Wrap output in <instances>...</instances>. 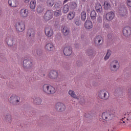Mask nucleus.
Wrapping results in <instances>:
<instances>
[{
	"mask_svg": "<svg viewBox=\"0 0 131 131\" xmlns=\"http://www.w3.org/2000/svg\"><path fill=\"white\" fill-rule=\"evenodd\" d=\"M69 95H70L74 99H78L77 96L75 94V92L72 90H69Z\"/></svg>",
	"mask_w": 131,
	"mask_h": 131,
	"instance_id": "obj_30",
	"label": "nucleus"
},
{
	"mask_svg": "<svg viewBox=\"0 0 131 131\" xmlns=\"http://www.w3.org/2000/svg\"><path fill=\"white\" fill-rule=\"evenodd\" d=\"M126 118H127V116H125L124 118H123V119H125V120H126V121L127 120H128L129 119H126Z\"/></svg>",
	"mask_w": 131,
	"mask_h": 131,
	"instance_id": "obj_52",
	"label": "nucleus"
},
{
	"mask_svg": "<svg viewBox=\"0 0 131 131\" xmlns=\"http://www.w3.org/2000/svg\"><path fill=\"white\" fill-rule=\"evenodd\" d=\"M87 54L88 56H95V52L92 50H89L87 51Z\"/></svg>",
	"mask_w": 131,
	"mask_h": 131,
	"instance_id": "obj_44",
	"label": "nucleus"
},
{
	"mask_svg": "<svg viewBox=\"0 0 131 131\" xmlns=\"http://www.w3.org/2000/svg\"><path fill=\"white\" fill-rule=\"evenodd\" d=\"M54 15L55 17H61L62 16V11L61 9L54 11Z\"/></svg>",
	"mask_w": 131,
	"mask_h": 131,
	"instance_id": "obj_29",
	"label": "nucleus"
},
{
	"mask_svg": "<svg viewBox=\"0 0 131 131\" xmlns=\"http://www.w3.org/2000/svg\"><path fill=\"white\" fill-rule=\"evenodd\" d=\"M69 5L68 4H66L63 7V13L64 14H66V13H68V11H69Z\"/></svg>",
	"mask_w": 131,
	"mask_h": 131,
	"instance_id": "obj_36",
	"label": "nucleus"
},
{
	"mask_svg": "<svg viewBox=\"0 0 131 131\" xmlns=\"http://www.w3.org/2000/svg\"><path fill=\"white\" fill-rule=\"evenodd\" d=\"M59 76V74L58 72L55 70H51L49 72L48 74V77L51 79H57Z\"/></svg>",
	"mask_w": 131,
	"mask_h": 131,
	"instance_id": "obj_8",
	"label": "nucleus"
},
{
	"mask_svg": "<svg viewBox=\"0 0 131 131\" xmlns=\"http://www.w3.org/2000/svg\"><path fill=\"white\" fill-rule=\"evenodd\" d=\"M85 117H86V118H89V116H88V114L85 115Z\"/></svg>",
	"mask_w": 131,
	"mask_h": 131,
	"instance_id": "obj_54",
	"label": "nucleus"
},
{
	"mask_svg": "<svg viewBox=\"0 0 131 131\" xmlns=\"http://www.w3.org/2000/svg\"><path fill=\"white\" fill-rule=\"evenodd\" d=\"M86 12H87V13H90V12H91V9H90L89 8H87Z\"/></svg>",
	"mask_w": 131,
	"mask_h": 131,
	"instance_id": "obj_50",
	"label": "nucleus"
},
{
	"mask_svg": "<svg viewBox=\"0 0 131 131\" xmlns=\"http://www.w3.org/2000/svg\"><path fill=\"white\" fill-rule=\"evenodd\" d=\"M113 114L111 112V110H107L102 113L101 117L103 120H109L112 119V116Z\"/></svg>",
	"mask_w": 131,
	"mask_h": 131,
	"instance_id": "obj_5",
	"label": "nucleus"
},
{
	"mask_svg": "<svg viewBox=\"0 0 131 131\" xmlns=\"http://www.w3.org/2000/svg\"><path fill=\"white\" fill-rule=\"evenodd\" d=\"M83 1V2H85V1H86V0H82Z\"/></svg>",
	"mask_w": 131,
	"mask_h": 131,
	"instance_id": "obj_59",
	"label": "nucleus"
},
{
	"mask_svg": "<svg viewBox=\"0 0 131 131\" xmlns=\"http://www.w3.org/2000/svg\"><path fill=\"white\" fill-rule=\"evenodd\" d=\"M15 28L18 32H23L25 30V24L22 21H18L16 23Z\"/></svg>",
	"mask_w": 131,
	"mask_h": 131,
	"instance_id": "obj_3",
	"label": "nucleus"
},
{
	"mask_svg": "<svg viewBox=\"0 0 131 131\" xmlns=\"http://www.w3.org/2000/svg\"><path fill=\"white\" fill-rule=\"evenodd\" d=\"M41 76H45V74H43V75H41Z\"/></svg>",
	"mask_w": 131,
	"mask_h": 131,
	"instance_id": "obj_58",
	"label": "nucleus"
},
{
	"mask_svg": "<svg viewBox=\"0 0 131 131\" xmlns=\"http://www.w3.org/2000/svg\"><path fill=\"white\" fill-rule=\"evenodd\" d=\"M112 53V52L110 50H107L106 55H105L104 57V60H108L109 58L110 57V56H111V54Z\"/></svg>",
	"mask_w": 131,
	"mask_h": 131,
	"instance_id": "obj_37",
	"label": "nucleus"
},
{
	"mask_svg": "<svg viewBox=\"0 0 131 131\" xmlns=\"http://www.w3.org/2000/svg\"><path fill=\"white\" fill-rule=\"evenodd\" d=\"M46 4L47 7H53L54 6V0H47Z\"/></svg>",
	"mask_w": 131,
	"mask_h": 131,
	"instance_id": "obj_35",
	"label": "nucleus"
},
{
	"mask_svg": "<svg viewBox=\"0 0 131 131\" xmlns=\"http://www.w3.org/2000/svg\"><path fill=\"white\" fill-rule=\"evenodd\" d=\"M80 17L82 21H85V19H86V13L85 11H82L81 13Z\"/></svg>",
	"mask_w": 131,
	"mask_h": 131,
	"instance_id": "obj_32",
	"label": "nucleus"
},
{
	"mask_svg": "<svg viewBox=\"0 0 131 131\" xmlns=\"http://www.w3.org/2000/svg\"><path fill=\"white\" fill-rule=\"evenodd\" d=\"M104 8L105 10H109L111 8V6L107 2H104Z\"/></svg>",
	"mask_w": 131,
	"mask_h": 131,
	"instance_id": "obj_40",
	"label": "nucleus"
},
{
	"mask_svg": "<svg viewBox=\"0 0 131 131\" xmlns=\"http://www.w3.org/2000/svg\"><path fill=\"white\" fill-rule=\"evenodd\" d=\"M95 9L98 13H102L103 12V8H102V5L100 3L95 4Z\"/></svg>",
	"mask_w": 131,
	"mask_h": 131,
	"instance_id": "obj_22",
	"label": "nucleus"
},
{
	"mask_svg": "<svg viewBox=\"0 0 131 131\" xmlns=\"http://www.w3.org/2000/svg\"><path fill=\"white\" fill-rule=\"evenodd\" d=\"M103 40V38L101 36H97L95 37L94 42L96 45H99Z\"/></svg>",
	"mask_w": 131,
	"mask_h": 131,
	"instance_id": "obj_26",
	"label": "nucleus"
},
{
	"mask_svg": "<svg viewBox=\"0 0 131 131\" xmlns=\"http://www.w3.org/2000/svg\"><path fill=\"white\" fill-rule=\"evenodd\" d=\"M114 17H115V14L112 11L107 13L105 16V18L107 21L113 20Z\"/></svg>",
	"mask_w": 131,
	"mask_h": 131,
	"instance_id": "obj_13",
	"label": "nucleus"
},
{
	"mask_svg": "<svg viewBox=\"0 0 131 131\" xmlns=\"http://www.w3.org/2000/svg\"><path fill=\"white\" fill-rule=\"evenodd\" d=\"M8 4L10 7L15 8V7H17V0H9Z\"/></svg>",
	"mask_w": 131,
	"mask_h": 131,
	"instance_id": "obj_23",
	"label": "nucleus"
},
{
	"mask_svg": "<svg viewBox=\"0 0 131 131\" xmlns=\"http://www.w3.org/2000/svg\"><path fill=\"white\" fill-rule=\"evenodd\" d=\"M61 32L62 34L64 35V36H67L69 35V33H70V29H69L68 27L64 26L62 27Z\"/></svg>",
	"mask_w": 131,
	"mask_h": 131,
	"instance_id": "obj_17",
	"label": "nucleus"
},
{
	"mask_svg": "<svg viewBox=\"0 0 131 131\" xmlns=\"http://www.w3.org/2000/svg\"><path fill=\"white\" fill-rule=\"evenodd\" d=\"M45 50L46 51H48V52H51L54 50V48L55 47L54 46V44L52 43H48L46 46H45Z\"/></svg>",
	"mask_w": 131,
	"mask_h": 131,
	"instance_id": "obj_20",
	"label": "nucleus"
},
{
	"mask_svg": "<svg viewBox=\"0 0 131 131\" xmlns=\"http://www.w3.org/2000/svg\"><path fill=\"white\" fill-rule=\"evenodd\" d=\"M5 120H7L9 122H11L12 121V116L10 114L6 115L5 117Z\"/></svg>",
	"mask_w": 131,
	"mask_h": 131,
	"instance_id": "obj_41",
	"label": "nucleus"
},
{
	"mask_svg": "<svg viewBox=\"0 0 131 131\" xmlns=\"http://www.w3.org/2000/svg\"><path fill=\"white\" fill-rule=\"evenodd\" d=\"M45 0H39V2H43Z\"/></svg>",
	"mask_w": 131,
	"mask_h": 131,
	"instance_id": "obj_56",
	"label": "nucleus"
},
{
	"mask_svg": "<svg viewBox=\"0 0 131 131\" xmlns=\"http://www.w3.org/2000/svg\"><path fill=\"white\" fill-rule=\"evenodd\" d=\"M37 12L40 13H42L43 11L45 10V9L40 5H38L37 7Z\"/></svg>",
	"mask_w": 131,
	"mask_h": 131,
	"instance_id": "obj_34",
	"label": "nucleus"
},
{
	"mask_svg": "<svg viewBox=\"0 0 131 131\" xmlns=\"http://www.w3.org/2000/svg\"><path fill=\"white\" fill-rule=\"evenodd\" d=\"M107 37H108V38H111V37H112V36L111 35V34H108V35H107Z\"/></svg>",
	"mask_w": 131,
	"mask_h": 131,
	"instance_id": "obj_51",
	"label": "nucleus"
},
{
	"mask_svg": "<svg viewBox=\"0 0 131 131\" xmlns=\"http://www.w3.org/2000/svg\"><path fill=\"white\" fill-rule=\"evenodd\" d=\"M55 108L57 111H59L60 112H62L63 111H65V109H66V106L65 105L62 103L58 102L56 104L55 106Z\"/></svg>",
	"mask_w": 131,
	"mask_h": 131,
	"instance_id": "obj_9",
	"label": "nucleus"
},
{
	"mask_svg": "<svg viewBox=\"0 0 131 131\" xmlns=\"http://www.w3.org/2000/svg\"><path fill=\"white\" fill-rule=\"evenodd\" d=\"M9 102L10 103H19V102H20V98L16 96H11L10 98Z\"/></svg>",
	"mask_w": 131,
	"mask_h": 131,
	"instance_id": "obj_18",
	"label": "nucleus"
},
{
	"mask_svg": "<svg viewBox=\"0 0 131 131\" xmlns=\"http://www.w3.org/2000/svg\"><path fill=\"white\" fill-rule=\"evenodd\" d=\"M97 22L98 24H102L103 22V18L101 16H98L97 19Z\"/></svg>",
	"mask_w": 131,
	"mask_h": 131,
	"instance_id": "obj_43",
	"label": "nucleus"
},
{
	"mask_svg": "<svg viewBox=\"0 0 131 131\" xmlns=\"http://www.w3.org/2000/svg\"><path fill=\"white\" fill-rule=\"evenodd\" d=\"M124 116H127V118H126V119H129V120H131V112L128 113L127 114H126Z\"/></svg>",
	"mask_w": 131,
	"mask_h": 131,
	"instance_id": "obj_45",
	"label": "nucleus"
},
{
	"mask_svg": "<svg viewBox=\"0 0 131 131\" xmlns=\"http://www.w3.org/2000/svg\"><path fill=\"white\" fill-rule=\"evenodd\" d=\"M86 29H92L93 28V23L90 20H86L84 24Z\"/></svg>",
	"mask_w": 131,
	"mask_h": 131,
	"instance_id": "obj_19",
	"label": "nucleus"
},
{
	"mask_svg": "<svg viewBox=\"0 0 131 131\" xmlns=\"http://www.w3.org/2000/svg\"><path fill=\"white\" fill-rule=\"evenodd\" d=\"M123 34L124 36H129L131 34V28L130 27H125L123 29Z\"/></svg>",
	"mask_w": 131,
	"mask_h": 131,
	"instance_id": "obj_12",
	"label": "nucleus"
},
{
	"mask_svg": "<svg viewBox=\"0 0 131 131\" xmlns=\"http://www.w3.org/2000/svg\"><path fill=\"white\" fill-rule=\"evenodd\" d=\"M36 53H37V55H38V56H40V55L42 54V51L41 50H37L36 51Z\"/></svg>",
	"mask_w": 131,
	"mask_h": 131,
	"instance_id": "obj_46",
	"label": "nucleus"
},
{
	"mask_svg": "<svg viewBox=\"0 0 131 131\" xmlns=\"http://www.w3.org/2000/svg\"><path fill=\"white\" fill-rule=\"evenodd\" d=\"M62 2L58 1L54 4V8L56 10H61L62 9Z\"/></svg>",
	"mask_w": 131,
	"mask_h": 131,
	"instance_id": "obj_24",
	"label": "nucleus"
},
{
	"mask_svg": "<svg viewBox=\"0 0 131 131\" xmlns=\"http://www.w3.org/2000/svg\"><path fill=\"white\" fill-rule=\"evenodd\" d=\"M45 34L48 37H51V36L54 35V31L52 27L48 26L45 28Z\"/></svg>",
	"mask_w": 131,
	"mask_h": 131,
	"instance_id": "obj_10",
	"label": "nucleus"
},
{
	"mask_svg": "<svg viewBox=\"0 0 131 131\" xmlns=\"http://www.w3.org/2000/svg\"><path fill=\"white\" fill-rule=\"evenodd\" d=\"M98 96L100 99L102 100H108L109 99V93L105 90H101L98 92Z\"/></svg>",
	"mask_w": 131,
	"mask_h": 131,
	"instance_id": "obj_2",
	"label": "nucleus"
},
{
	"mask_svg": "<svg viewBox=\"0 0 131 131\" xmlns=\"http://www.w3.org/2000/svg\"><path fill=\"white\" fill-rule=\"evenodd\" d=\"M23 65L24 67H27L29 68L33 65L31 61L29 60V59H25L24 60Z\"/></svg>",
	"mask_w": 131,
	"mask_h": 131,
	"instance_id": "obj_21",
	"label": "nucleus"
},
{
	"mask_svg": "<svg viewBox=\"0 0 131 131\" xmlns=\"http://www.w3.org/2000/svg\"><path fill=\"white\" fill-rule=\"evenodd\" d=\"M125 121H126V120H125V119H123V118H122V119L121 120V121H120L121 123H125Z\"/></svg>",
	"mask_w": 131,
	"mask_h": 131,
	"instance_id": "obj_48",
	"label": "nucleus"
},
{
	"mask_svg": "<svg viewBox=\"0 0 131 131\" xmlns=\"http://www.w3.org/2000/svg\"><path fill=\"white\" fill-rule=\"evenodd\" d=\"M6 41L8 46H13V45L16 43V39H15L13 36L7 34L6 36Z\"/></svg>",
	"mask_w": 131,
	"mask_h": 131,
	"instance_id": "obj_6",
	"label": "nucleus"
},
{
	"mask_svg": "<svg viewBox=\"0 0 131 131\" xmlns=\"http://www.w3.org/2000/svg\"><path fill=\"white\" fill-rule=\"evenodd\" d=\"M35 35V32L33 29H29L28 31L27 36L29 37H33Z\"/></svg>",
	"mask_w": 131,
	"mask_h": 131,
	"instance_id": "obj_27",
	"label": "nucleus"
},
{
	"mask_svg": "<svg viewBox=\"0 0 131 131\" xmlns=\"http://www.w3.org/2000/svg\"><path fill=\"white\" fill-rule=\"evenodd\" d=\"M35 7H36V1L32 0L30 3V8L32 10H34L35 9Z\"/></svg>",
	"mask_w": 131,
	"mask_h": 131,
	"instance_id": "obj_28",
	"label": "nucleus"
},
{
	"mask_svg": "<svg viewBox=\"0 0 131 131\" xmlns=\"http://www.w3.org/2000/svg\"><path fill=\"white\" fill-rule=\"evenodd\" d=\"M74 16H75V13L74 12H70L68 15V19L72 20L74 18Z\"/></svg>",
	"mask_w": 131,
	"mask_h": 131,
	"instance_id": "obj_31",
	"label": "nucleus"
},
{
	"mask_svg": "<svg viewBox=\"0 0 131 131\" xmlns=\"http://www.w3.org/2000/svg\"><path fill=\"white\" fill-rule=\"evenodd\" d=\"M29 12L28 9L26 8H23L19 11V16L21 18H26L28 17V14Z\"/></svg>",
	"mask_w": 131,
	"mask_h": 131,
	"instance_id": "obj_11",
	"label": "nucleus"
},
{
	"mask_svg": "<svg viewBox=\"0 0 131 131\" xmlns=\"http://www.w3.org/2000/svg\"><path fill=\"white\" fill-rule=\"evenodd\" d=\"M63 53L65 56H70L72 54V49L70 47L64 48Z\"/></svg>",
	"mask_w": 131,
	"mask_h": 131,
	"instance_id": "obj_16",
	"label": "nucleus"
},
{
	"mask_svg": "<svg viewBox=\"0 0 131 131\" xmlns=\"http://www.w3.org/2000/svg\"><path fill=\"white\" fill-rule=\"evenodd\" d=\"M29 2H30V0H24V2L26 4L29 3Z\"/></svg>",
	"mask_w": 131,
	"mask_h": 131,
	"instance_id": "obj_49",
	"label": "nucleus"
},
{
	"mask_svg": "<svg viewBox=\"0 0 131 131\" xmlns=\"http://www.w3.org/2000/svg\"><path fill=\"white\" fill-rule=\"evenodd\" d=\"M2 15V10L0 9V16Z\"/></svg>",
	"mask_w": 131,
	"mask_h": 131,
	"instance_id": "obj_55",
	"label": "nucleus"
},
{
	"mask_svg": "<svg viewBox=\"0 0 131 131\" xmlns=\"http://www.w3.org/2000/svg\"><path fill=\"white\" fill-rule=\"evenodd\" d=\"M77 45H75V48H77Z\"/></svg>",
	"mask_w": 131,
	"mask_h": 131,
	"instance_id": "obj_57",
	"label": "nucleus"
},
{
	"mask_svg": "<svg viewBox=\"0 0 131 131\" xmlns=\"http://www.w3.org/2000/svg\"><path fill=\"white\" fill-rule=\"evenodd\" d=\"M126 3H127V6L131 8V0H127Z\"/></svg>",
	"mask_w": 131,
	"mask_h": 131,
	"instance_id": "obj_47",
	"label": "nucleus"
},
{
	"mask_svg": "<svg viewBox=\"0 0 131 131\" xmlns=\"http://www.w3.org/2000/svg\"><path fill=\"white\" fill-rule=\"evenodd\" d=\"M42 90L44 93L48 95H54L56 93L55 88L50 84H45L42 86Z\"/></svg>",
	"mask_w": 131,
	"mask_h": 131,
	"instance_id": "obj_1",
	"label": "nucleus"
},
{
	"mask_svg": "<svg viewBox=\"0 0 131 131\" xmlns=\"http://www.w3.org/2000/svg\"><path fill=\"white\" fill-rule=\"evenodd\" d=\"M69 5V7L71 10H74L76 9L77 7V4L75 2H70V3L68 4Z\"/></svg>",
	"mask_w": 131,
	"mask_h": 131,
	"instance_id": "obj_25",
	"label": "nucleus"
},
{
	"mask_svg": "<svg viewBox=\"0 0 131 131\" xmlns=\"http://www.w3.org/2000/svg\"><path fill=\"white\" fill-rule=\"evenodd\" d=\"M33 102L34 104H36V105H40V104H41V99L40 98H35L34 99Z\"/></svg>",
	"mask_w": 131,
	"mask_h": 131,
	"instance_id": "obj_33",
	"label": "nucleus"
},
{
	"mask_svg": "<svg viewBox=\"0 0 131 131\" xmlns=\"http://www.w3.org/2000/svg\"><path fill=\"white\" fill-rule=\"evenodd\" d=\"M90 17L93 23L97 22V13L94 10H92L90 13Z\"/></svg>",
	"mask_w": 131,
	"mask_h": 131,
	"instance_id": "obj_15",
	"label": "nucleus"
},
{
	"mask_svg": "<svg viewBox=\"0 0 131 131\" xmlns=\"http://www.w3.org/2000/svg\"><path fill=\"white\" fill-rule=\"evenodd\" d=\"M68 1H69V0H64L63 2L64 4H65L66 3H67L68 2Z\"/></svg>",
	"mask_w": 131,
	"mask_h": 131,
	"instance_id": "obj_53",
	"label": "nucleus"
},
{
	"mask_svg": "<svg viewBox=\"0 0 131 131\" xmlns=\"http://www.w3.org/2000/svg\"><path fill=\"white\" fill-rule=\"evenodd\" d=\"M75 23L76 25H77V26H79V25L81 24V21H80V19L79 17H76L75 19Z\"/></svg>",
	"mask_w": 131,
	"mask_h": 131,
	"instance_id": "obj_42",
	"label": "nucleus"
},
{
	"mask_svg": "<svg viewBox=\"0 0 131 131\" xmlns=\"http://www.w3.org/2000/svg\"><path fill=\"white\" fill-rule=\"evenodd\" d=\"M43 19L45 21H50L53 19V11L48 10L44 14Z\"/></svg>",
	"mask_w": 131,
	"mask_h": 131,
	"instance_id": "obj_7",
	"label": "nucleus"
},
{
	"mask_svg": "<svg viewBox=\"0 0 131 131\" xmlns=\"http://www.w3.org/2000/svg\"><path fill=\"white\" fill-rule=\"evenodd\" d=\"M119 13L120 16H125L127 14V10L123 6L120 7L119 8Z\"/></svg>",
	"mask_w": 131,
	"mask_h": 131,
	"instance_id": "obj_14",
	"label": "nucleus"
},
{
	"mask_svg": "<svg viewBox=\"0 0 131 131\" xmlns=\"http://www.w3.org/2000/svg\"><path fill=\"white\" fill-rule=\"evenodd\" d=\"M119 66L118 61L115 60L111 62L110 68L112 71L115 72L119 69Z\"/></svg>",
	"mask_w": 131,
	"mask_h": 131,
	"instance_id": "obj_4",
	"label": "nucleus"
},
{
	"mask_svg": "<svg viewBox=\"0 0 131 131\" xmlns=\"http://www.w3.org/2000/svg\"><path fill=\"white\" fill-rule=\"evenodd\" d=\"M112 53V52L110 50H107L106 55H105L104 57V60H108L109 58L110 57V56H111V54Z\"/></svg>",
	"mask_w": 131,
	"mask_h": 131,
	"instance_id": "obj_39",
	"label": "nucleus"
},
{
	"mask_svg": "<svg viewBox=\"0 0 131 131\" xmlns=\"http://www.w3.org/2000/svg\"><path fill=\"white\" fill-rule=\"evenodd\" d=\"M112 53V52L110 50H107L106 55H105L104 57V60H108L109 58L110 57V56H111V54Z\"/></svg>",
	"mask_w": 131,
	"mask_h": 131,
	"instance_id": "obj_38",
	"label": "nucleus"
}]
</instances>
